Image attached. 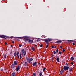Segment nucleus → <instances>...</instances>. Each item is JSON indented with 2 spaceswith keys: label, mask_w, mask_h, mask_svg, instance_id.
Returning a JSON list of instances; mask_svg holds the SVG:
<instances>
[{
  "label": "nucleus",
  "mask_w": 76,
  "mask_h": 76,
  "mask_svg": "<svg viewBox=\"0 0 76 76\" xmlns=\"http://www.w3.org/2000/svg\"><path fill=\"white\" fill-rule=\"evenodd\" d=\"M24 51H25V49H23L21 50V53H23L24 52Z\"/></svg>",
  "instance_id": "nucleus-16"
},
{
  "label": "nucleus",
  "mask_w": 76,
  "mask_h": 76,
  "mask_svg": "<svg viewBox=\"0 0 76 76\" xmlns=\"http://www.w3.org/2000/svg\"><path fill=\"white\" fill-rule=\"evenodd\" d=\"M27 60V61H32L33 60V59L32 58H28Z\"/></svg>",
  "instance_id": "nucleus-7"
},
{
  "label": "nucleus",
  "mask_w": 76,
  "mask_h": 76,
  "mask_svg": "<svg viewBox=\"0 0 76 76\" xmlns=\"http://www.w3.org/2000/svg\"><path fill=\"white\" fill-rule=\"evenodd\" d=\"M71 64H73V62H71Z\"/></svg>",
  "instance_id": "nucleus-43"
},
{
  "label": "nucleus",
  "mask_w": 76,
  "mask_h": 76,
  "mask_svg": "<svg viewBox=\"0 0 76 76\" xmlns=\"http://www.w3.org/2000/svg\"><path fill=\"white\" fill-rule=\"evenodd\" d=\"M72 44L73 45H75V43H73Z\"/></svg>",
  "instance_id": "nucleus-37"
},
{
  "label": "nucleus",
  "mask_w": 76,
  "mask_h": 76,
  "mask_svg": "<svg viewBox=\"0 0 76 76\" xmlns=\"http://www.w3.org/2000/svg\"><path fill=\"white\" fill-rule=\"evenodd\" d=\"M39 39H38L37 40V42H39Z\"/></svg>",
  "instance_id": "nucleus-32"
},
{
  "label": "nucleus",
  "mask_w": 76,
  "mask_h": 76,
  "mask_svg": "<svg viewBox=\"0 0 76 76\" xmlns=\"http://www.w3.org/2000/svg\"><path fill=\"white\" fill-rule=\"evenodd\" d=\"M56 51H53V54H56Z\"/></svg>",
  "instance_id": "nucleus-29"
},
{
  "label": "nucleus",
  "mask_w": 76,
  "mask_h": 76,
  "mask_svg": "<svg viewBox=\"0 0 76 76\" xmlns=\"http://www.w3.org/2000/svg\"><path fill=\"white\" fill-rule=\"evenodd\" d=\"M14 64L15 66H17L18 65V63H17V62L16 61H15L14 62Z\"/></svg>",
  "instance_id": "nucleus-11"
},
{
  "label": "nucleus",
  "mask_w": 76,
  "mask_h": 76,
  "mask_svg": "<svg viewBox=\"0 0 76 76\" xmlns=\"http://www.w3.org/2000/svg\"><path fill=\"white\" fill-rule=\"evenodd\" d=\"M68 41L69 42H71V41H70V40H68Z\"/></svg>",
  "instance_id": "nucleus-44"
},
{
  "label": "nucleus",
  "mask_w": 76,
  "mask_h": 76,
  "mask_svg": "<svg viewBox=\"0 0 76 76\" xmlns=\"http://www.w3.org/2000/svg\"><path fill=\"white\" fill-rule=\"evenodd\" d=\"M26 55V51H24L22 53V56L23 57H24Z\"/></svg>",
  "instance_id": "nucleus-5"
},
{
  "label": "nucleus",
  "mask_w": 76,
  "mask_h": 76,
  "mask_svg": "<svg viewBox=\"0 0 76 76\" xmlns=\"http://www.w3.org/2000/svg\"><path fill=\"white\" fill-rule=\"evenodd\" d=\"M15 75H16V73L14 72L12 74L11 76H15Z\"/></svg>",
  "instance_id": "nucleus-13"
},
{
  "label": "nucleus",
  "mask_w": 76,
  "mask_h": 76,
  "mask_svg": "<svg viewBox=\"0 0 76 76\" xmlns=\"http://www.w3.org/2000/svg\"><path fill=\"white\" fill-rule=\"evenodd\" d=\"M64 72V70L63 69H61L60 71V73L61 74H63Z\"/></svg>",
  "instance_id": "nucleus-9"
},
{
  "label": "nucleus",
  "mask_w": 76,
  "mask_h": 76,
  "mask_svg": "<svg viewBox=\"0 0 76 76\" xmlns=\"http://www.w3.org/2000/svg\"><path fill=\"white\" fill-rule=\"evenodd\" d=\"M60 48H63V46H60Z\"/></svg>",
  "instance_id": "nucleus-33"
},
{
  "label": "nucleus",
  "mask_w": 76,
  "mask_h": 76,
  "mask_svg": "<svg viewBox=\"0 0 76 76\" xmlns=\"http://www.w3.org/2000/svg\"><path fill=\"white\" fill-rule=\"evenodd\" d=\"M66 64H67V65H68L67 64V63H66Z\"/></svg>",
  "instance_id": "nucleus-47"
},
{
  "label": "nucleus",
  "mask_w": 76,
  "mask_h": 76,
  "mask_svg": "<svg viewBox=\"0 0 76 76\" xmlns=\"http://www.w3.org/2000/svg\"><path fill=\"white\" fill-rule=\"evenodd\" d=\"M46 48H47L48 47V45H47L46 46Z\"/></svg>",
  "instance_id": "nucleus-31"
},
{
  "label": "nucleus",
  "mask_w": 76,
  "mask_h": 76,
  "mask_svg": "<svg viewBox=\"0 0 76 76\" xmlns=\"http://www.w3.org/2000/svg\"><path fill=\"white\" fill-rule=\"evenodd\" d=\"M54 48H56V46H55V47H54Z\"/></svg>",
  "instance_id": "nucleus-46"
},
{
  "label": "nucleus",
  "mask_w": 76,
  "mask_h": 76,
  "mask_svg": "<svg viewBox=\"0 0 76 76\" xmlns=\"http://www.w3.org/2000/svg\"><path fill=\"white\" fill-rule=\"evenodd\" d=\"M51 48H54V46H52Z\"/></svg>",
  "instance_id": "nucleus-40"
},
{
  "label": "nucleus",
  "mask_w": 76,
  "mask_h": 76,
  "mask_svg": "<svg viewBox=\"0 0 76 76\" xmlns=\"http://www.w3.org/2000/svg\"><path fill=\"white\" fill-rule=\"evenodd\" d=\"M28 42L30 43V44H31L33 43V40L31 39H29L28 40Z\"/></svg>",
  "instance_id": "nucleus-8"
},
{
  "label": "nucleus",
  "mask_w": 76,
  "mask_h": 76,
  "mask_svg": "<svg viewBox=\"0 0 76 76\" xmlns=\"http://www.w3.org/2000/svg\"><path fill=\"white\" fill-rule=\"evenodd\" d=\"M33 66H37V62L33 63Z\"/></svg>",
  "instance_id": "nucleus-6"
},
{
  "label": "nucleus",
  "mask_w": 76,
  "mask_h": 76,
  "mask_svg": "<svg viewBox=\"0 0 76 76\" xmlns=\"http://www.w3.org/2000/svg\"><path fill=\"white\" fill-rule=\"evenodd\" d=\"M20 66H17L16 68V70L17 72L19 71V70H20Z\"/></svg>",
  "instance_id": "nucleus-4"
},
{
  "label": "nucleus",
  "mask_w": 76,
  "mask_h": 76,
  "mask_svg": "<svg viewBox=\"0 0 76 76\" xmlns=\"http://www.w3.org/2000/svg\"><path fill=\"white\" fill-rule=\"evenodd\" d=\"M5 45H7V43L5 42Z\"/></svg>",
  "instance_id": "nucleus-34"
},
{
  "label": "nucleus",
  "mask_w": 76,
  "mask_h": 76,
  "mask_svg": "<svg viewBox=\"0 0 76 76\" xmlns=\"http://www.w3.org/2000/svg\"><path fill=\"white\" fill-rule=\"evenodd\" d=\"M70 72H72V67L70 68Z\"/></svg>",
  "instance_id": "nucleus-23"
},
{
  "label": "nucleus",
  "mask_w": 76,
  "mask_h": 76,
  "mask_svg": "<svg viewBox=\"0 0 76 76\" xmlns=\"http://www.w3.org/2000/svg\"><path fill=\"white\" fill-rule=\"evenodd\" d=\"M0 37L1 38H4V39L6 38L4 37V36H0Z\"/></svg>",
  "instance_id": "nucleus-17"
},
{
  "label": "nucleus",
  "mask_w": 76,
  "mask_h": 76,
  "mask_svg": "<svg viewBox=\"0 0 76 76\" xmlns=\"http://www.w3.org/2000/svg\"><path fill=\"white\" fill-rule=\"evenodd\" d=\"M17 53V52H16V51L14 54V56L15 57H16V56H17L18 57V58H19V56H18L19 53V51H18Z\"/></svg>",
  "instance_id": "nucleus-1"
},
{
  "label": "nucleus",
  "mask_w": 76,
  "mask_h": 76,
  "mask_svg": "<svg viewBox=\"0 0 76 76\" xmlns=\"http://www.w3.org/2000/svg\"><path fill=\"white\" fill-rule=\"evenodd\" d=\"M44 41L47 44H48V43H49V42L48 41V39H44Z\"/></svg>",
  "instance_id": "nucleus-3"
},
{
  "label": "nucleus",
  "mask_w": 76,
  "mask_h": 76,
  "mask_svg": "<svg viewBox=\"0 0 76 76\" xmlns=\"http://www.w3.org/2000/svg\"><path fill=\"white\" fill-rule=\"evenodd\" d=\"M1 71H3V69H1Z\"/></svg>",
  "instance_id": "nucleus-39"
},
{
  "label": "nucleus",
  "mask_w": 76,
  "mask_h": 76,
  "mask_svg": "<svg viewBox=\"0 0 76 76\" xmlns=\"http://www.w3.org/2000/svg\"><path fill=\"white\" fill-rule=\"evenodd\" d=\"M48 39V41H51L52 39Z\"/></svg>",
  "instance_id": "nucleus-21"
},
{
  "label": "nucleus",
  "mask_w": 76,
  "mask_h": 76,
  "mask_svg": "<svg viewBox=\"0 0 76 76\" xmlns=\"http://www.w3.org/2000/svg\"><path fill=\"white\" fill-rule=\"evenodd\" d=\"M69 66H64V69L65 71H66V70H69Z\"/></svg>",
  "instance_id": "nucleus-2"
},
{
  "label": "nucleus",
  "mask_w": 76,
  "mask_h": 76,
  "mask_svg": "<svg viewBox=\"0 0 76 76\" xmlns=\"http://www.w3.org/2000/svg\"><path fill=\"white\" fill-rule=\"evenodd\" d=\"M11 69H14L15 68V65L12 64L11 66Z\"/></svg>",
  "instance_id": "nucleus-12"
},
{
  "label": "nucleus",
  "mask_w": 76,
  "mask_h": 76,
  "mask_svg": "<svg viewBox=\"0 0 76 76\" xmlns=\"http://www.w3.org/2000/svg\"><path fill=\"white\" fill-rule=\"evenodd\" d=\"M23 38H24V39H26V38H27V37H26V36L23 37Z\"/></svg>",
  "instance_id": "nucleus-24"
},
{
  "label": "nucleus",
  "mask_w": 76,
  "mask_h": 76,
  "mask_svg": "<svg viewBox=\"0 0 76 76\" xmlns=\"http://www.w3.org/2000/svg\"><path fill=\"white\" fill-rule=\"evenodd\" d=\"M58 49H57V50H56V54H57V53H58Z\"/></svg>",
  "instance_id": "nucleus-26"
},
{
  "label": "nucleus",
  "mask_w": 76,
  "mask_h": 76,
  "mask_svg": "<svg viewBox=\"0 0 76 76\" xmlns=\"http://www.w3.org/2000/svg\"><path fill=\"white\" fill-rule=\"evenodd\" d=\"M35 47H37V45H35Z\"/></svg>",
  "instance_id": "nucleus-45"
},
{
  "label": "nucleus",
  "mask_w": 76,
  "mask_h": 76,
  "mask_svg": "<svg viewBox=\"0 0 76 76\" xmlns=\"http://www.w3.org/2000/svg\"><path fill=\"white\" fill-rule=\"evenodd\" d=\"M74 58L73 57H72L70 59L71 60H74Z\"/></svg>",
  "instance_id": "nucleus-20"
},
{
  "label": "nucleus",
  "mask_w": 76,
  "mask_h": 76,
  "mask_svg": "<svg viewBox=\"0 0 76 76\" xmlns=\"http://www.w3.org/2000/svg\"><path fill=\"white\" fill-rule=\"evenodd\" d=\"M26 41H28V40H29V39H26Z\"/></svg>",
  "instance_id": "nucleus-42"
},
{
  "label": "nucleus",
  "mask_w": 76,
  "mask_h": 76,
  "mask_svg": "<svg viewBox=\"0 0 76 76\" xmlns=\"http://www.w3.org/2000/svg\"><path fill=\"white\" fill-rule=\"evenodd\" d=\"M24 65H25V66H27L28 65V62H26L25 63Z\"/></svg>",
  "instance_id": "nucleus-18"
},
{
  "label": "nucleus",
  "mask_w": 76,
  "mask_h": 76,
  "mask_svg": "<svg viewBox=\"0 0 76 76\" xmlns=\"http://www.w3.org/2000/svg\"><path fill=\"white\" fill-rule=\"evenodd\" d=\"M31 50L32 51H35V48H34L33 47H32Z\"/></svg>",
  "instance_id": "nucleus-15"
},
{
  "label": "nucleus",
  "mask_w": 76,
  "mask_h": 76,
  "mask_svg": "<svg viewBox=\"0 0 76 76\" xmlns=\"http://www.w3.org/2000/svg\"><path fill=\"white\" fill-rule=\"evenodd\" d=\"M59 54H61V52H59Z\"/></svg>",
  "instance_id": "nucleus-38"
},
{
  "label": "nucleus",
  "mask_w": 76,
  "mask_h": 76,
  "mask_svg": "<svg viewBox=\"0 0 76 76\" xmlns=\"http://www.w3.org/2000/svg\"><path fill=\"white\" fill-rule=\"evenodd\" d=\"M12 44H14V43H15V42L14 41H12Z\"/></svg>",
  "instance_id": "nucleus-41"
},
{
  "label": "nucleus",
  "mask_w": 76,
  "mask_h": 76,
  "mask_svg": "<svg viewBox=\"0 0 76 76\" xmlns=\"http://www.w3.org/2000/svg\"><path fill=\"white\" fill-rule=\"evenodd\" d=\"M62 51L63 52H64V51H65V50H64V49H63Z\"/></svg>",
  "instance_id": "nucleus-35"
},
{
  "label": "nucleus",
  "mask_w": 76,
  "mask_h": 76,
  "mask_svg": "<svg viewBox=\"0 0 76 76\" xmlns=\"http://www.w3.org/2000/svg\"><path fill=\"white\" fill-rule=\"evenodd\" d=\"M56 60L58 62H60V58H57L56 59Z\"/></svg>",
  "instance_id": "nucleus-14"
},
{
  "label": "nucleus",
  "mask_w": 76,
  "mask_h": 76,
  "mask_svg": "<svg viewBox=\"0 0 76 76\" xmlns=\"http://www.w3.org/2000/svg\"><path fill=\"white\" fill-rule=\"evenodd\" d=\"M40 47H42V45H40Z\"/></svg>",
  "instance_id": "nucleus-36"
},
{
  "label": "nucleus",
  "mask_w": 76,
  "mask_h": 76,
  "mask_svg": "<svg viewBox=\"0 0 76 76\" xmlns=\"http://www.w3.org/2000/svg\"><path fill=\"white\" fill-rule=\"evenodd\" d=\"M19 57H20V60H21V58H22V53H20Z\"/></svg>",
  "instance_id": "nucleus-10"
},
{
  "label": "nucleus",
  "mask_w": 76,
  "mask_h": 76,
  "mask_svg": "<svg viewBox=\"0 0 76 76\" xmlns=\"http://www.w3.org/2000/svg\"><path fill=\"white\" fill-rule=\"evenodd\" d=\"M6 56H7L6 54H5V55H4V58H6Z\"/></svg>",
  "instance_id": "nucleus-28"
},
{
  "label": "nucleus",
  "mask_w": 76,
  "mask_h": 76,
  "mask_svg": "<svg viewBox=\"0 0 76 76\" xmlns=\"http://www.w3.org/2000/svg\"><path fill=\"white\" fill-rule=\"evenodd\" d=\"M33 76H36V74L35 73H33Z\"/></svg>",
  "instance_id": "nucleus-27"
},
{
  "label": "nucleus",
  "mask_w": 76,
  "mask_h": 76,
  "mask_svg": "<svg viewBox=\"0 0 76 76\" xmlns=\"http://www.w3.org/2000/svg\"><path fill=\"white\" fill-rule=\"evenodd\" d=\"M42 74V72H41L39 74V76H41V75Z\"/></svg>",
  "instance_id": "nucleus-22"
},
{
  "label": "nucleus",
  "mask_w": 76,
  "mask_h": 76,
  "mask_svg": "<svg viewBox=\"0 0 76 76\" xmlns=\"http://www.w3.org/2000/svg\"><path fill=\"white\" fill-rule=\"evenodd\" d=\"M46 69V68H45V67H44V68H43V72H44V71H45V69Z\"/></svg>",
  "instance_id": "nucleus-25"
},
{
  "label": "nucleus",
  "mask_w": 76,
  "mask_h": 76,
  "mask_svg": "<svg viewBox=\"0 0 76 76\" xmlns=\"http://www.w3.org/2000/svg\"><path fill=\"white\" fill-rule=\"evenodd\" d=\"M19 47H22V45H19Z\"/></svg>",
  "instance_id": "nucleus-30"
},
{
  "label": "nucleus",
  "mask_w": 76,
  "mask_h": 76,
  "mask_svg": "<svg viewBox=\"0 0 76 76\" xmlns=\"http://www.w3.org/2000/svg\"><path fill=\"white\" fill-rule=\"evenodd\" d=\"M60 42H61L60 40H59V41H57V43H60Z\"/></svg>",
  "instance_id": "nucleus-19"
}]
</instances>
